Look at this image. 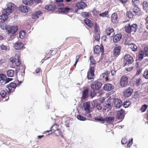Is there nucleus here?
Returning <instances> with one entry per match:
<instances>
[{"label":"nucleus","instance_id":"nucleus-32","mask_svg":"<svg viewBox=\"0 0 148 148\" xmlns=\"http://www.w3.org/2000/svg\"><path fill=\"white\" fill-rule=\"evenodd\" d=\"M15 74V71L14 70L10 69L7 72V75L9 77H13L14 76Z\"/></svg>","mask_w":148,"mask_h":148},{"label":"nucleus","instance_id":"nucleus-14","mask_svg":"<svg viewBox=\"0 0 148 148\" xmlns=\"http://www.w3.org/2000/svg\"><path fill=\"white\" fill-rule=\"evenodd\" d=\"M133 92V89L130 87L127 88L124 92L123 94L125 97H128L130 96Z\"/></svg>","mask_w":148,"mask_h":148},{"label":"nucleus","instance_id":"nucleus-24","mask_svg":"<svg viewBox=\"0 0 148 148\" xmlns=\"http://www.w3.org/2000/svg\"><path fill=\"white\" fill-rule=\"evenodd\" d=\"M111 20L113 23H116L118 21L117 15L115 13L112 14L111 16Z\"/></svg>","mask_w":148,"mask_h":148},{"label":"nucleus","instance_id":"nucleus-26","mask_svg":"<svg viewBox=\"0 0 148 148\" xmlns=\"http://www.w3.org/2000/svg\"><path fill=\"white\" fill-rule=\"evenodd\" d=\"M103 48H101L99 45L96 46L94 48V51L95 54H99L101 51L103 52Z\"/></svg>","mask_w":148,"mask_h":148},{"label":"nucleus","instance_id":"nucleus-38","mask_svg":"<svg viewBox=\"0 0 148 148\" xmlns=\"http://www.w3.org/2000/svg\"><path fill=\"white\" fill-rule=\"evenodd\" d=\"M148 105L147 104H144L143 105L140 109V110L142 112H145L148 108Z\"/></svg>","mask_w":148,"mask_h":148},{"label":"nucleus","instance_id":"nucleus-44","mask_svg":"<svg viewBox=\"0 0 148 148\" xmlns=\"http://www.w3.org/2000/svg\"><path fill=\"white\" fill-rule=\"evenodd\" d=\"M130 104V102L128 100H126L124 102L123 106L125 108L128 107Z\"/></svg>","mask_w":148,"mask_h":148},{"label":"nucleus","instance_id":"nucleus-39","mask_svg":"<svg viewBox=\"0 0 148 148\" xmlns=\"http://www.w3.org/2000/svg\"><path fill=\"white\" fill-rule=\"evenodd\" d=\"M7 94L6 92L4 90H0V95L3 98Z\"/></svg>","mask_w":148,"mask_h":148},{"label":"nucleus","instance_id":"nucleus-33","mask_svg":"<svg viewBox=\"0 0 148 148\" xmlns=\"http://www.w3.org/2000/svg\"><path fill=\"white\" fill-rule=\"evenodd\" d=\"M107 102L104 104V106L108 110H110L111 108V105L110 100L108 99L107 100Z\"/></svg>","mask_w":148,"mask_h":148},{"label":"nucleus","instance_id":"nucleus-6","mask_svg":"<svg viewBox=\"0 0 148 148\" xmlns=\"http://www.w3.org/2000/svg\"><path fill=\"white\" fill-rule=\"evenodd\" d=\"M20 56L18 55H16L14 57H12L10 58V60L12 63L15 62V65L16 66L19 67L21 64V62L20 60Z\"/></svg>","mask_w":148,"mask_h":148},{"label":"nucleus","instance_id":"nucleus-27","mask_svg":"<svg viewBox=\"0 0 148 148\" xmlns=\"http://www.w3.org/2000/svg\"><path fill=\"white\" fill-rule=\"evenodd\" d=\"M122 38V35L121 34H116L114 37L113 41L114 42L116 43L119 41Z\"/></svg>","mask_w":148,"mask_h":148},{"label":"nucleus","instance_id":"nucleus-25","mask_svg":"<svg viewBox=\"0 0 148 148\" xmlns=\"http://www.w3.org/2000/svg\"><path fill=\"white\" fill-rule=\"evenodd\" d=\"M71 10V8L66 7L65 8H59L58 9V10L59 12H62L64 13H67Z\"/></svg>","mask_w":148,"mask_h":148},{"label":"nucleus","instance_id":"nucleus-30","mask_svg":"<svg viewBox=\"0 0 148 148\" xmlns=\"http://www.w3.org/2000/svg\"><path fill=\"white\" fill-rule=\"evenodd\" d=\"M22 2L23 4L29 6H31L34 3L33 1L32 0H22Z\"/></svg>","mask_w":148,"mask_h":148},{"label":"nucleus","instance_id":"nucleus-53","mask_svg":"<svg viewBox=\"0 0 148 148\" xmlns=\"http://www.w3.org/2000/svg\"><path fill=\"white\" fill-rule=\"evenodd\" d=\"M0 49L3 50H7V47L3 44L1 45L0 46Z\"/></svg>","mask_w":148,"mask_h":148},{"label":"nucleus","instance_id":"nucleus-11","mask_svg":"<svg viewBox=\"0 0 148 148\" xmlns=\"http://www.w3.org/2000/svg\"><path fill=\"white\" fill-rule=\"evenodd\" d=\"M133 12L136 15L140 16L143 14V12L141 9L139 8L138 5L134 6L133 8L132 9Z\"/></svg>","mask_w":148,"mask_h":148},{"label":"nucleus","instance_id":"nucleus-63","mask_svg":"<svg viewBox=\"0 0 148 148\" xmlns=\"http://www.w3.org/2000/svg\"><path fill=\"white\" fill-rule=\"evenodd\" d=\"M40 71H42L41 68H38L35 70L36 73H38L40 72Z\"/></svg>","mask_w":148,"mask_h":148},{"label":"nucleus","instance_id":"nucleus-37","mask_svg":"<svg viewBox=\"0 0 148 148\" xmlns=\"http://www.w3.org/2000/svg\"><path fill=\"white\" fill-rule=\"evenodd\" d=\"M114 117L113 116L106 117L105 118V121H107L108 122H112L114 120Z\"/></svg>","mask_w":148,"mask_h":148},{"label":"nucleus","instance_id":"nucleus-19","mask_svg":"<svg viewBox=\"0 0 148 148\" xmlns=\"http://www.w3.org/2000/svg\"><path fill=\"white\" fill-rule=\"evenodd\" d=\"M125 114V112L124 110L121 109L120 111L118 112L116 118L118 119H121L122 118H123Z\"/></svg>","mask_w":148,"mask_h":148},{"label":"nucleus","instance_id":"nucleus-48","mask_svg":"<svg viewBox=\"0 0 148 148\" xmlns=\"http://www.w3.org/2000/svg\"><path fill=\"white\" fill-rule=\"evenodd\" d=\"M108 13V11H106L104 12L99 14V15L101 17H104L106 16Z\"/></svg>","mask_w":148,"mask_h":148},{"label":"nucleus","instance_id":"nucleus-35","mask_svg":"<svg viewBox=\"0 0 148 148\" xmlns=\"http://www.w3.org/2000/svg\"><path fill=\"white\" fill-rule=\"evenodd\" d=\"M144 52L143 50H140L139 52L138 56V60L141 61L143 58Z\"/></svg>","mask_w":148,"mask_h":148},{"label":"nucleus","instance_id":"nucleus-28","mask_svg":"<svg viewBox=\"0 0 148 148\" xmlns=\"http://www.w3.org/2000/svg\"><path fill=\"white\" fill-rule=\"evenodd\" d=\"M84 108L87 113H90V103L89 102H86L84 103Z\"/></svg>","mask_w":148,"mask_h":148},{"label":"nucleus","instance_id":"nucleus-43","mask_svg":"<svg viewBox=\"0 0 148 148\" xmlns=\"http://www.w3.org/2000/svg\"><path fill=\"white\" fill-rule=\"evenodd\" d=\"M90 64L92 65H94L96 64V61L92 56H90Z\"/></svg>","mask_w":148,"mask_h":148},{"label":"nucleus","instance_id":"nucleus-16","mask_svg":"<svg viewBox=\"0 0 148 148\" xmlns=\"http://www.w3.org/2000/svg\"><path fill=\"white\" fill-rule=\"evenodd\" d=\"M24 46V44L19 41H17L15 42L14 45L15 49L17 50L21 49Z\"/></svg>","mask_w":148,"mask_h":148},{"label":"nucleus","instance_id":"nucleus-5","mask_svg":"<svg viewBox=\"0 0 148 148\" xmlns=\"http://www.w3.org/2000/svg\"><path fill=\"white\" fill-rule=\"evenodd\" d=\"M134 60L130 54H127L124 57L123 63L124 66L126 65H129L132 64Z\"/></svg>","mask_w":148,"mask_h":148},{"label":"nucleus","instance_id":"nucleus-3","mask_svg":"<svg viewBox=\"0 0 148 148\" xmlns=\"http://www.w3.org/2000/svg\"><path fill=\"white\" fill-rule=\"evenodd\" d=\"M0 26L3 29H4L5 28L8 34H14L18 29L17 26H14L12 27L11 25H8L6 27H5L4 24L3 25H1V24L0 23Z\"/></svg>","mask_w":148,"mask_h":148},{"label":"nucleus","instance_id":"nucleus-22","mask_svg":"<svg viewBox=\"0 0 148 148\" xmlns=\"http://www.w3.org/2000/svg\"><path fill=\"white\" fill-rule=\"evenodd\" d=\"M114 104L115 107L119 108L122 105V102L121 100L116 99L114 102Z\"/></svg>","mask_w":148,"mask_h":148},{"label":"nucleus","instance_id":"nucleus-56","mask_svg":"<svg viewBox=\"0 0 148 148\" xmlns=\"http://www.w3.org/2000/svg\"><path fill=\"white\" fill-rule=\"evenodd\" d=\"M142 71V69H138L137 70V71L136 73V75H139L141 72Z\"/></svg>","mask_w":148,"mask_h":148},{"label":"nucleus","instance_id":"nucleus-29","mask_svg":"<svg viewBox=\"0 0 148 148\" xmlns=\"http://www.w3.org/2000/svg\"><path fill=\"white\" fill-rule=\"evenodd\" d=\"M84 21L85 23L89 27H92L93 24L90 20L86 18L84 19Z\"/></svg>","mask_w":148,"mask_h":148},{"label":"nucleus","instance_id":"nucleus-51","mask_svg":"<svg viewBox=\"0 0 148 148\" xmlns=\"http://www.w3.org/2000/svg\"><path fill=\"white\" fill-rule=\"evenodd\" d=\"M95 39V40L99 41L100 40V36L98 34H95L94 36Z\"/></svg>","mask_w":148,"mask_h":148},{"label":"nucleus","instance_id":"nucleus-58","mask_svg":"<svg viewBox=\"0 0 148 148\" xmlns=\"http://www.w3.org/2000/svg\"><path fill=\"white\" fill-rule=\"evenodd\" d=\"M143 5L144 8L147 7L148 6V3L146 1H144L143 3Z\"/></svg>","mask_w":148,"mask_h":148},{"label":"nucleus","instance_id":"nucleus-2","mask_svg":"<svg viewBox=\"0 0 148 148\" xmlns=\"http://www.w3.org/2000/svg\"><path fill=\"white\" fill-rule=\"evenodd\" d=\"M138 29V25L136 24L131 25L130 23L126 24L124 27L125 31L126 33L130 34L136 32Z\"/></svg>","mask_w":148,"mask_h":148},{"label":"nucleus","instance_id":"nucleus-59","mask_svg":"<svg viewBox=\"0 0 148 148\" xmlns=\"http://www.w3.org/2000/svg\"><path fill=\"white\" fill-rule=\"evenodd\" d=\"M82 16L84 17H88L89 16V14L86 12H84L82 13Z\"/></svg>","mask_w":148,"mask_h":148},{"label":"nucleus","instance_id":"nucleus-57","mask_svg":"<svg viewBox=\"0 0 148 148\" xmlns=\"http://www.w3.org/2000/svg\"><path fill=\"white\" fill-rule=\"evenodd\" d=\"M127 140L125 138H123L121 140V143L123 145H124L126 144L127 143Z\"/></svg>","mask_w":148,"mask_h":148},{"label":"nucleus","instance_id":"nucleus-23","mask_svg":"<svg viewBox=\"0 0 148 148\" xmlns=\"http://www.w3.org/2000/svg\"><path fill=\"white\" fill-rule=\"evenodd\" d=\"M56 8V7L55 5H48L45 7L46 10L51 12L54 11Z\"/></svg>","mask_w":148,"mask_h":148},{"label":"nucleus","instance_id":"nucleus-64","mask_svg":"<svg viewBox=\"0 0 148 148\" xmlns=\"http://www.w3.org/2000/svg\"><path fill=\"white\" fill-rule=\"evenodd\" d=\"M133 69V67H130L128 68H126L125 70L127 71H130Z\"/></svg>","mask_w":148,"mask_h":148},{"label":"nucleus","instance_id":"nucleus-50","mask_svg":"<svg viewBox=\"0 0 148 148\" xmlns=\"http://www.w3.org/2000/svg\"><path fill=\"white\" fill-rule=\"evenodd\" d=\"M77 118L80 121H85L86 119L85 118L83 117L80 115H77Z\"/></svg>","mask_w":148,"mask_h":148},{"label":"nucleus","instance_id":"nucleus-41","mask_svg":"<svg viewBox=\"0 0 148 148\" xmlns=\"http://www.w3.org/2000/svg\"><path fill=\"white\" fill-rule=\"evenodd\" d=\"M105 118H104L102 116H100L99 118H95V120L96 121H102V123H104V122L105 121Z\"/></svg>","mask_w":148,"mask_h":148},{"label":"nucleus","instance_id":"nucleus-20","mask_svg":"<svg viewBox=\"0 0 148 148\" xmlns=\"http://www.w3.org/2000/svg\"><path fill=\"white\" fill-rule=\"evenodd\" d=\"M42 14V12L40 11H38L35 12L32 15V17L33 19H36L38 18Z\"/></svg>","mask_w":148,"mask_h":148},{"label":"nucleus","instance_id":"nucleus-62","mask_svg":"<svg viewBox=\"0 0 148 148\" xmlns=\"http://www.w3.org/2000/svg\"><path fill=\"white\" fill-rule=\"evenodd\" d=\"M96 108L99 110L101 109V104L99 103H97L96 105Z\"/></svg>","mask_w":148,"mask_h":148},{"label":"nucleus","instance_id":"nucleus-36","mask_svg":"<svg viewBox=\"0 0 148 148\" xmlns=\"http://www.w3.org/2000/svg\"><path fill=\"white\" fill-rule=\"evenodd\" d=\"M64 0H56V3L58 6H62L64 5L63 3Z\"/></svg>","mask_w":148,"mask_h":148},{"label":"nucleus","instance_id":"nucleus-54","mask_svg":"<svg viewBox=\"0 0 148 148\" xmlns=\"http://www.w3.org/2000/svg\"><path fill=\"white\" fill-rule=\"evenodd\" d=\"M132 140L133 139L132 138L130 140L129 143L127 144V146L128 147H130L131 146L132 143Z\"/></svg>","mask_w":148,"mask_h":148},{"label":"nucleus","instance_id":"nucleus-34","mask_svg":"<svg viewBox=\"0 0 148 148\" xmlns=\"http://www.w3.org/2000/svg\"><path fill=\"white\" fill-rule=\"evenodd\" d=\"M88 97V90L87 89H85L82 93V99H85Z\"/></svg>","mask_w":148,"mask_h":148},{"label":"nucleus","instance_id":"nucleus-17","mask_svg":"<svg viewBox=\"0 0 148 148\" xmlns=\"http://www.w3.org/2000/svg\"><path fill=\"white\" fill-rule=\"evenodd\" d=\"M121 50V47L120 46L115 47L113 51L114 56L115 57H117L120 54Z\"/></svg>","mask_w":148,"mask_h":148},{"label":"nucleus","instance_id":"nucleus-52","mask_svg":"<svg viewBox=\"0 0 148 148\" xmlns=\"http://www.w3.org/2000/svg\"><path fill=\"white\" fill-rule=\"evenodd\" d=\"M141 80L140 78H138L136 79V85L137 86H138L140 85V83Z\"/></svg>","mask_w":148,"mask_h":148},{"label":"nucleus","instance_id":"nucleus-49","mask_svg":"<svg viewBox=\"0 0 148 148\" xmlns=\"http://www.w3.org/2000/svg\"><path fill=\"white\" fill-rule=\"evenodd\" d=\"M143 76L146 79H148V70H145L143 74Z\"/></svg>","mask_w":148,"mask_h":148},{"label":"nucleus","instance_id":"nucleus-10","mask_svg":"<svg viewBox=\"0 0 148 148\" xmlns=\"http://www.w3.org/2000/svg\"><path fill=\"white\" fill-rule=\"evenodd\" d=\"M95 68L90 67V70L87 73V78L88 79H91L94 78V76Z\"/></svg>","mask_w":148,"mask_h":148},{"label":"nucleus","instance_id":"nucleus-9","mask_svg":"<svg viewBox=\"0 0 148 148\" xmlns=\"http://www.w3.org/2000/svg\"><path fill=\"white\" fill-rule=\"evenodd\" d=\"M86 6V3L83 2L81 1L77 3L75 5V7L77 8V9H75V11L77 12L78 10L83 9Z\"/></svg>","mask_w":148,"mask_h":148},{"label":"nucleus","instance_id":"nucleus-60","mask_svg":"<svg viewBox=\"0 0 148 148\" xmlns=\"http://www.w3.org/2000/svg\"><path fill=\"white\" fill-rule=\"evenodd\" d=\"M0 77L2 79L4 80L6 77L5 75H4L3 74H0Z\"/></svg>","mask_w":148,"mask_h":148},{"label":"nucleus","instance_id":"nucleus-4","mask_svg":"<svg viewBox=\"0 0 148 148\" xmlns=\"http://www.w3.org/2000/svg\"><path fill=\"white\" fill-rule=\"evenodd\" d=\"M7 8L4 9L3 11L5 13H8V14L10 15L16 9V5L11 2H8L7 4Z\"/></svg>","mask_w":148,"mask_h":148},{"label":"nucleus","instance_id":"nucleus-46","mask_svg":"<svg viewBox=\"0 0 148 148\" xmlns=\"http://www.w3.org/2000/svg\"><path fill=\"white\" fill-rule=\"evenodd\" d=\"M94 30L96 33H97L98 32V30L99 28V26L97 25L96 23H95L94 25Z\"/></svg>","mask_w":148,"mask_h":148},{"label":"nucleus","instance_id":"nucleus-40","mask_svg":"<svg viewBox=\"0 0 148 148\" xmlns=\"http://www.w3.org/2000/svg\"><path fill=\"white\" fill-rule=\"evenodd\" d=\"M126 16L130 19H132L134 15L131 12L128 11L126 13Z\"/></svg>","mask_w":148,"mask_h":148},{"label":"nucleus","instance_id":"nucleus-13","mask_svg":"<svg viewBox=\"0 0 148 148\" xmlns=\"http://www.w3.org/2000/svg\"><path fill=\"white\" fill-rule=\"evenodd\" d=\"M18 9L21 12L25 13H27L30 9L29 7L22 5L19 7Z\"/></svg>","mask_w":148,"mask_h":148},{"label":"nucleus","instance_id":"nucleus-21","mask_svg":"<svg viewBox=\"0 0 148 148\" xmlns=\"http://www.w3.org/2000/svg\"><path fill=\"white\" fill-rule=\"evenodd\" d=\"M55 125L53 126L51 128V130L49 131H46V132L49 133L50 132H51L50 134H52L54 132H56L57 133H56V134H57L58 135H60L62 134V132L59 129H57L56 130H54L53 127L55 126Z\"/></svg>","mask_w":148,"mask_h":148},{"label":"nucleus","instance_id":"nucleus-61","mask_svg":"<svg viewBox=\"0 0 148 148\" xmlns=\"http://www.w3.org/2000/svg\"><path fill=\"white\" fill-rule=\"evenodd\" d=\"M0 77L2 79L4 80L6 77L5 75H4L3 74H0Z\"/></svg>","mask_w":148,"mask_h":148},{"label":"nucleus","instance_id":"nucleus-55","mask_svg":"<svg viewBox=\"0 0 148 148\" xmlns=\"http://www.w3.org/2000/svg\"><path fill=\"white\" fill-rule=\"evenodd\" d=\"M99 12L98 11H97L96 10H94L93 11V13L94 15L96 16L98 14H99Z\"/></svg>","mask_w":148,"mask_h":148},{"label":"nucleus","instance_id":"nucleus-12","mask_svg":"<svg viewBox=\"0 0 148 148\" xmlns=\"http://www.w3.org/2000/svg\"><path fill=\"white\" fill-rule=\"evenodd\" d=\"M106 33L107 35L110 37H113L115 34L114 29L112 28H108L106 30Z\"/></svg>","mask_w":148,"mask_h":148},{"label":"nucleus","instance_id":"nucleus-8","mask_svg":"<svg viewBox=\"0 0 148 148\" xmlns=\"http://www.w3.org/2000/svg\"><path fill=\"white\" fill-rule=\"evenodd\" d=\"M17 86L16 84L13 82H11L7 86L6 88L8 89L7 90L8 93L14 92Z\"/></svg>","mask_w":148,"mask_h":148},{"label":"nucleus","instance_id":"nucleus-18","mask_svg":"<svg viewBox=\"0 0 148 148\" xmlns=\"http://www.w3.org/2000/svg\"><path fill=\"white\" fill-rule=\"evenodd\" d=\"M103 88L106 91H110L114 89V86L111 84L106 83L104 85Z\"/></svg>","mask_w":148,"mask_h":148},{"label":"nucleus","instance_id":"nucleus-47","mask_svg":"<svg viewBox=\"0 0 148 148\" xmlns=\"http://www.w3.org/2000/svg\"><path fill=\"white\" fill-rule=\"evenodd\" d=\"M132 5L134 6H137L139 4V0H132Z\"/></svg>","mask_w":148,"mask_h":148},{"label":"nucleus","instance_id":"nucleus-7","mask_svg":"<svg viewBox=\"0 0 148 148\" xmlns=\"http://www.w3.org/2000/svg\"><path fill=\"white\" fill-rule=\"evenodd\" d=\"M128 78L127 77L123 75L121 78L120 85L122 87H125L128 84Z\"/></svg>","mask_w":148,"mask_h":148},{"label":"nucleus","instance_id":"nucleus-15","mask_svg":"<svg viewBox=\"0 0 148 148\" xmlns=\"http://www.w3.org/2000/svg\"><path fill=\"white\" fill-rule=\"evenodd\" d=\"M125 44L130 46V47L132 51H137V47L135 44L133 43H128L127 40H126L125 41Z\"/></svg>","mask_w":148,"mask_h":148},{"label":"nucleus","instance_id":"nucleus-1","mask_svg":"<svg viewBox=\"0 0 148 148\" xmlns=\"http://www.w3.org/2000/svg\"><path fill=\"white\" fill-rule=\"evenodd\" d=\"M102 84L98 80L93 82L91 84V89L90 91V95L92 97H95L96 94V90H98L101 88Z\"/></svg>","mask_w":148,"mask_h":148},{"label":"nucleus","instance_id":"nucleus-42","mask_svg":"<svg viewBox=\"0 0 148 148\" xmlns=\"http://www.w3.org/2000/svg\"><path fill=\"white\" fill-rule=\"evenodd\" d=\"M144 53L146 56H148V45L145 46L144 48Z\"/></svg>","mask_w":148,"mask_h":148},{"label":"nucleus","instance_id":"nucleus-31","mask_svg":"<svg viewBox=\"0 0 148 148\" xmlns=\"http://www.w3.org/2000/svg\"><path fill=\"white\" fill-rule=\"evenodd\" d=\"M110 74V73L109 71H107L106 72L102 74V76L104 79H105L106 81H108L109 78H108L109 75Z\"/></svg>","mask_w":148,"mask_h":148},{"label":"nucleus","instance_id":"nucleus-45","mask_svg":"<svg viewBox=\"0 0 148 148\" xmlns=\"http://www.w3.org/2000/svg\"><path fill=\"white\" fill-rule=\"evenodd\" d=\"M19 37L21 39H23L25 35V32L23 31H21L19 33Z\"/></svg>","mask_w":148,"mask_h":148}]
</instances>
